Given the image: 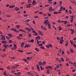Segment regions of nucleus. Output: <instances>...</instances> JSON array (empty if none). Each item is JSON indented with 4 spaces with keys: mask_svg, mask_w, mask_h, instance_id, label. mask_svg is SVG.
<instances>
[{
    "mask_svg": "<svg viewBox=\"0 0 76 76\" xmlns=\"http://www.w3.org/2000/svg\"><path fill=\"white\" fill-rule=\"evenodd\" d=\"M25 29H26V30L28 32H31V29L28 28L26 27V28H25Z\"/></svg>",
    "mask_w": 76,
    "mask_h": 76,
    "instance_id": "obj_1",
    "label": "nucleus"
},
{
    "mask_svg": "<svg viewBox=\"0 0 76 76\" xmlns=\"http://www.w3.org/2000/svg\"><path fill=\"white\" fill-rule=\"evenodd\" d=\"M1 36H2V37L1 38L2 40H5V37L2 35H1Z\"/></svg>",
    "mask_w": 76,
    "mask_h": 76,
    "instance_id": "obj_2",
    "label": "nucleus"
},
{
    "mask_svg": "<svg viewBox=\"0 0 76 76\" xmlns=\"http://www.w3.org/2000/svg\"><path fill=\"white\" fill-rule=\"evenodd\" d=\"M37 69H38V71H40V67H39V66L38 65H37Z\"/></svg>",
    "mask_w": 76,
    "mask_h": 76,
    "instance_id": "obj_3",
    "label": "nucleus"
},
{
    "mask_svg": "<svg viewBox=\"0 0 76 76\" xmlns=\"http://www.w3.org/2000/svg\"><path fill=\"white\" fill-rule=\"evenodd\" d=\"M48 19H47L46 20H45L44 22V24H45V25L47 26V24H46V23H47V22H49V21H48Z\"/></svg>",
    "mask_w": 76,
    "mask_h": 76,
    "instance_id": "obj_4",
    "label": "nucleus"
},
{
    "mask_svg": "<svg viewBox=\"0 0 76 76\" xmlns=\"http://www.w3.org/2000/svg\"><path fill=\"white\" fill-rule=\"evenodd\" d=\"M64 40L63 39H62L61 40H60L59 42L60 44H62V43H63V42H64Z\"/></svg>",
    "mask_w": 76,
    "mask_h": 76,
    "instance_id": "obj_5",
    "label": "nucleus"
},
{
    "mask_svg": "<svg viewBox=\"0 0 76 76\" xmlns=\"http://www.w3.org/2000/svg\"><path fill=\"white\" fill-rule=\"evenodd\" d=\"M38 39H39V40L40 39V37L39 36H38L37 37H36V40H37Z\"/></svg>",
    "mask_w": 76,
    "mask_h": 76,
    "instance_id": "obj_6",
    "label": "nucleus"
},
{
    "mask_svg": "<svg viewBox=\"0 0 76 76\" xmlns=\"http://www.w3.org/2000/svg\"><path fill=\"white\" fill-rule=\"evenodd\" d=\"M1 43H2V44L6 43H7V42L3 40L1 41Z\"/></svg>",
    "mask_w": 76,
    "mask_h": 76,
    "instance_id": "obj_7",
    "label": "nucleus"
},
{
    "mask_svg": "<svg viewBox=\"0 0 76 76\" xmlns=\"http://www.w3.org/2000/svg\"><path fill=\"white\" fill-rule=\"evenodd\" d=\"M47 25L48 26V28L49 29H51V25L50 24H47Z\"/></svg>",
    "mask_w": 76,
    "mask_h": 76,
    "instance_id": "obj_8",
    "label": "nucleus"
},
{
    "mask_svg": "<svg viewBox=\"0 0 76 76\" xmlns=\"http://www.w3.org/2000/svg\"><path fill=\"white\" fill-rule=\"evenodd\" d=\"M32 32H33V33H34V34L36 35H38V34H37V32L36 31H32Z\"/></svg>",
    "mask_w": 76,
    "mask_h": 76,
    "instance_id": "obj_9",
    "label": "nucleus"
},
{
    "mask_svg": "<svg viewBox=\"0 0 76 76\" xmlns=\"http://www.w3.org/2000/svg\"><path fill=\"white\" fill-rule=\"evenodd\" d=\"M27 74H28L29 75H33V73H31L29 72H27Z\"/></svg>",
    "mask_w": 76,
    "mask_h": 76,
    "instance_id": "obj_10",
    "label": "nucleus"
},
{
    "mask_svg": "<svg viewBox=\"0 0 76 76\" xmlns=\"http://www.w3.org/2000/svg\"><path fill=\"white\" fill-rule=\"evenodd\" d=\"M7 35L10 37H13V36L12 35V34H7Z\"/></svg>",
    "mask_w": 76,
    "mask_h": 76,
    "instance_id": "obj_11",
    "label": "nucleus"
},
{
    "mask_svg": "<svg viewBox=\"0 0 76 76\" xmlns=\"http://www.w3.org/2000/svg\"><path fill=\"white\" fill-rule=\"evenodd\" d=\"M32 3L33 4H36L37 3L35 1H33V2H32Z\"/></svg>",
    "mask_w": 76,
    "mask_h": 76,
    "instance_id": "obj_12",
    "label": "nucleus"
},
{
    "mask_svg": "<svg viewBox=\"0 0 76 76\" xmlns=\"http://www.w3.org/2000/svg\"><path fill=\"white\" fill-rule=\"evenodd\" d=\"M29 47H30V45H26L25 46V48H26Z\"/></svg>",
    "mask_w": 76,
    "mask_h": 76,
    "instance_id": "obj_13",
    "label": "nucleus"
},
{
    "mask_svg": "<svg viewBox=\"0 0 76 76\" xmlns=\"http://www.w3.org/2000/svg\"><path fill=\"white\" fill-rule=\"evenodd\" d=\"M11 31H16V29H15L12 28H11Z\"/></svg>",
    "mask_w": 76,
    "mask_h": 76,
    "instance_id": "obj_14",
    "label": "nucleus"
},
{
    "mask_svg": "<svg viewBox=\"0 0 76 76\" xmlns=\"http://www.w3.org/2000/svg\"><path fill=\"white\" fill-rule=\"evenodd\" d=\"M58 28H59V29H58V30L60 31H61L62 29V28L60 26L58 27Z\"/></svg>",
    "mask_w": 76,
    "mask_h": 76,
    "instance_id": "obj_15",
    "label": "nucleus"
},
{
    "mask_svg": "<svg viewBox=\"0 0 76 76\" xmlns=\"http://www.w3.org/2000/svg\"><path fill=\"white\" fill-rule=\"evenodd\" d=\"M28 37L29 38L31 37V34H28Z\"/></svg>",
    "mask_w": 76,
    "mask_h": 76,
    "instance_id": "obj_16",
    "label": "nucleus"
},
{
    "mask_svg": "<svg viewBox=\"0 0 76 76\" xmlns=\"http://www.w3.org/2000/svg\"><path fill=\"white\" fill-rule=\"evenodd\" d=\"M3 46H6V47H9V45H5V44L3 45Z\"/></svg>",
    "mask_w": 76,
    "mask_h": 76,
    "instance_id": "obj_17",
    "label": "nucleus"
},
{
    "mask_svg": "<svg viewBox=\"0 0 76 76\" xmlns=\"http://www.w3.org/2000/svg\"><path fill=\"white\" fill-rule=\"evenodd\" d=\"M24 45V43L23 42L22 44H21V47H23Z\"/></svg>",
    "mask_w": 76,
    "mask_h": 76,
    "instance_id": "obj_18",
    "label": "nucleus"
},
{
    "mask_svg": "<svg viewBox=\"0 0 76 76\" xmlns=\"http://www.w3.org/2000/svg\"><path fill=\"white\" fill-rule=\"evenodd\" d=\"M11 49H12V50H15L16 49V47H14V48H12Z\"/></svg>",
    "mask_w": 76,
    "mask_h": 76,
    "instance_id": "obj_19",
    "label": "nucleus"
},
{
    "mask_svg": "<svg viewBox=\"0 0 76 76\" xmlns=\"http://www.w3.org/2000/svg\"><path fill=\"white\" fill-rule=\"evenodd\" d=\"M15 10L16 11H18L19 10V9L17 7H16L15 8Z\"/></svg>",
    "mask_w": 76,
    "mask_h": 76,
    "instance_id": "obj_20",
    "label": "nucleus"
},
{
    "mask_svg": "<svg viewBox=\"0 0 76 76\" xmlns=\"http://www.w3.org/2000/svg\"><path fill=\"white\" fill-rule=\"evenodd\" d=\"M39 65H41L42 64V63L41 61H40L39 62Z\"/></svg>",
    "mask_w": 76,
    "mask_h": 76,
    "instance_id": "obj_21",
    "label": "nucleus"
},
{
    "mask_svg": "<svg viewBox=\"0 0 76 76\" xmlns=\"http://www.w3.org/2000/svg\"><path fill=\"white\" fill-rule=\"evenodd\" d=\"M50 67V66H48L46 67V69H48Z\"/></svg>",
    "mask_w": 76,
    "mask_h": 76,
    "instance_id": "obj_22",
    "label": "nucleus"
},
{
    "mask_svg": "<svg viewBox=\"0 0 76 76\" xmlns=\"http://www.w3.org/2000/svg\"><path fill=\"white\" fill-rule=\"evenodd\" d=\"M35 50L37 51H39V50H38V49L37 48H35Z\"/></svg>",
    "mask_w": 76,
    "mask_h": 76,
    "instance_id": "obj_23",
    "label": "nucleus"
},
{
    "mask_svg": "<svg viewBox=\"0 0 76 76\" xmlns=\"http://www.w3.org/2000/svg\"><path fill=\"white\" fill-rule=\"evenodd\" d=\"M19 31H22L23 32H24V33H26V32L25 31L23 30L19 29Z\"/></svg>",
    "mask_w": 76,
    "mask_h": 76,
    "instance_id": "obj_24",
    "label": "nucleus"
},
{
    "mask_svg": "<svg viewBox=\"0 0 76 76\" xmlns=\"http://www.w3.org/2000/svg\"><path fill=\"white\" fill-rule=\"evenodd\" d=\"M49 46H50V48L52 47V45L51 44H49L48 45H47Z\"/></svg>",
    "mask_w": 76,
    "mask_h": 76,
    "instance_id": "obj_25",
    "label": "nucleus"
},
{
    "mask_svg": "<svg viewBox=\"0 0 76 76\" xmlns=\"http://www.w3.org/2000/svg\"><path fill=\"white\" fill-rule=\"evenodd\" d=\"M74 19V18H71V22L72 23L73 22V19Z\"/></svg>",
    "mask_w": 76,
    "mask_h": 76,
    "instance_id": "obj_26",
    "label": "nucleus"
},
{
    "mask_svg": "<svg viewBox=\"0 0 76 76\" xmlns=\"http://www.w3.org/2000/svg\"><path fill=\"white\" fill-rule=\"evenodd\" d=\"M57 40H61V38L59 37H57Z\"/></svg>",
    "mask_w": 76,
    "mask_h": 76,
    "instance_id": "obj_27",
    "label": "nucleus"
},
{
    "mask_svg": "<svg viewBox=\"0 0 76 76\" xmlns=\"http://www.w3.org/2000/svg\"><path fill=\"white\" fill-rule=\"evenodd\" d=\"M73 46H74V47H75V48H76V44L75 43H73Z\"/></svg>",
    "mask_w": 76,
    "mask_h": 76,
    "instance_id": "obj_28",
    "label": "nucleus"
},
{
    "mask_svg": "<svg viewBox=\"0 0 76 76\" xmlns=\"http://www.w3.org/2000/svg\"><path fill=\"white\" fill-rule=\"evenodd\" d=\"M39 34H40V35H43V34L40 31H39Z\"/></svg>",
    "mask_w": 76,
    "mask_h": 76,
    "instance_id": "obj_29",
    "label": "nucleus"
},
{
    "mask_svg": "<svg viewBox=\"0 0 76 76\" xmlns=\"http://www.w3.org/2000/svg\"><path fill=\"white\" fill-rule=\"evenodd\" d=\"M47 73L48 74H49V70H47Z\"/></svg>",
    "mask_w": 76,
    "mask_h": 76,
    "instance_id": "obj_30",
    "label": "nucleus"
},
{
    "mask_svg": "<svg viewBox=\"0 0 76 76\" xmlns=\"http://www.w3.org/2000/svg\"><path fill=\"white\" fill-rule=\"evenodd\" d=\"M12 41L11 40L9 41V43H10V44L12 43Z\"/></svg>",
    "mask_w": 76,
    "mask_h": 76,
    "instance_id": "obj_31",
    "label": "nucleus"
},
{
    "mask_svg": "<svg viewBox=\"0 0 76 76\" xmlns=\"http://www.w3.org/2000/svg\"><path fill=\"white\" fill-rule=\"evenodd\" d=\"M45 64H46L45 62V61L43 62V64H42V65H45Z\"/></svg>",
    "mask_w": 76,
    "mask_h": 76,
    "instance_id": "obj_32",
    "label": "nucleus"
},
{
    "mask_svg": "<svg viewBox=\"0 0 76 76\" xmlns=\"http://www.w3.org/2000/svg\"><path fill=\"white\" fill-rule=\"evenodd\" d=\"M23 36V34H19V37H22Z\"/></svg>",
    "mask_w": 76,
    "mask_h": 76,
    "instance_id": "obj_33",
    "label": "nucleus"
},
{
    "mask_svg": "<svg viewBox=\"0 0 76 76\" xmlns=\"http://www.w3.org/2000/svg\"><path fill=\"white\" fill-rule=\"evenodd\" d=\"M60 59H61V60L62 61L64 62V58H60Z\"/></svg>",
    "mask_w": 76,
    "mask_h": 76,
    "instance_id": "obj_34",
    "label": "nucleus"
},
{
    "mask_svg": "<svg viewBox=\"0 0 76 76\" xmlns=\"http://www.w3.org/2000/svg\"><path fill=\"white\" fill-rule=\"evenodd\" d=\"M30 7H31V6L30 5H27V6H26V8H30Z\"/></svg>",
    "mask_w": 76,
    "mask_h": 76,
    "instance_id": "obj_35",
    "label": "nucleus"
},
{
    "mask_svg": "<svg viewBox=\"0 0 76 76\" xmlns=\"http://www.w3.org/2000/svg\"><path fill=\"white\" fill-rule=\"evenodd\" d=\"M40 68H41V70H43V69H44V68H42V66H40Z\"/></svg>",
    "mask_w": 76,
    "mask_h": 76,
    "instance_id": "obj_36",
    "label": "nucleus"
},
{
    "mask_svg": "<svg viewBox=\"0 0 76 76\" xmlns=\"http://www.w3.org/2000/svg\"><path fill=\"white\" fill-rule=\"evenodd\" d=\"M69 14H72V12L71 10H69Z\"/></svg>",
    "mask_w": 76,
    "mask_h": 76,
    "instance_id": "obj_37",
    "label": "nucleus"
},
{
    "mask_svg": "<svg viewBox=\"0 0 76 76\" xmlns=\"http://www.w3.org/2000/svg\"><path fill=\"white\" fill-rule=\"evenodd\" d=\"M6 38H7V39H10V37H8V36H6Z\"/></svg>",
    "mask_w": 76,
    "mask_h": 76,
    "instance_id": "obj_38",
    "label": "nucleus"
},
{
    "mask_svg": "<svg viewBox=\"0 0 76 76\" xmlns=\"http://www.w3.org/2000/svg\"><path fill=\"white\" fill-rule=\"evenodd\" d=\"M46 47H47V48H49V47H50V46H49L48 45H46Z\"/></svg>",
    "mask_w": 76,
    "mask_h": 76,
    "instance_id": "obj_39",
    "label": "nucleus"
},
{
    "mask_svg": "<svg viewBox=\"0 0 76 76\" xmlns=\"http://www.w3.org/2000/svg\"><path fill=\"white\" fill-rule=\"evenodd\" d=\"M61 4H62V1H60V2H59V5L60 6L61 5Z\"/></svg>",
    "mask_w": 76,
    "mask_h": 76,
    "instance_id": "obj_40",
    "label": "nucleus"
},
{
    "mask_svg": "<svg viewBox=\"0 0 76 76\" xmlns=\"http://www.w3.org/2000/svg\"><path fill=\"white\" fill-rule=\"evenodd\" d=\"M43 30H44L45 31H46V28H45V27H43V28H42Z\"/></svg>",
    "mask_w": 76,
    "mask_h": 76,
    "instance_id": "obj_41",
    "label": "nucleus"
},
{
    "mask_svg": "<svg viewBox=\"0 0 76 76\" xmlns=\"http://www.w3.org/2000/svg\"><path fill=\"white\" fill-rule=\"evenodd\" d=\"M31 42L33 43L34 42V40L33 39H31Z\"/></svg>",
    "mask_w": 76,
    "mask_h": 76,
    "instance_id": "obj_42",
    "label": "nucleus"
},
{
    "mask_svg": "<svg viewBox=\"0 0 76 76\" xmlns=\"http://www.w3.org/2000/svg\"><path fill=\"white\" fill-rule=\"evenodd\" d=\"M56 67L57 68H59V66L58 64H57L56 65Z\"/></svg>",
    "mask_w": 76,
    "mask_h": 76,
    "instance_id": "obj_43",
    "label": "nucleus"
},
{
    "mask_svg": "<svg viewBox=\"0 0 76 76\" xmlns=\"http://www.w3.org/2000/svg\"><path fill=\"white\" fill-rule=\"evenodd\" d=\"M23 61H25V62H26L27 61L26 60V59H25V58L23 59Z\"/></svg>",
    "mask_w": 76,
    "mask_h": 76,
    "instance_id": "obj_44",
    "label": "nucleus"
},
{
    "mask_svg": "<svg viewBox=\"0 0 76 76\" xmlns=\"http://www.w3.org/2000/svg\"><path fill=\"white\" fill-rule=\"evenodd\" d=\"M17 39H18L19 40H21V38L20 37H17Z\"/></svg>",
    "mask_w": 76,
    "mask_h": 76,
    "instance_id": "obj_45",
    "label": "nucleus"
},
{
    "mask_svg": "<svg viewBox=\"0 0 76 76\" xmlns=\"http://www.w3.org/2000/svg\"><path fill=\"white\" fill-rule=\"evenodd\" d=\"M18 51L19 52H20L21 53H23V51L22 50H18Z\"/></svg>",
    "mask_w": 76,
    "mask_h": 76,
    "instance_id": "obj_46",
    "label": "nucleus"
},
{
    "mask_svg": "<svg viewBox=\"0 0 76 76\" xmlns=\"http://www.w3.org/2000/svg\"><path fill=\"white\" fill-rule=\"evenodd\" d=\"M19 27H20V26L19 25H17L16 26V28H19Z\"/></svg>",
    "mask_w": 76,
    "mask_h": 76,
    "instance_id": "obj_47",
    "label": "nucleus"
},
{
    "mask_svg": "<svg viewBox=\"0 0 76 76\" xmlns=\"http://www.w3.org/2000/svg\"><path fill=\"white\" fill-rule=\"evenodd\" d=\"M53 14H58V13L57 12H54Z\"/></svg>",
    "mask_w": 76,
    "mask_h": 76,
    "instance_id": "obj_48",
    "label": "nucleus"
},
{
    "mask_svg": "<svg viewBox=\"0 0 76 76\" xmlns=\"http://www.w3.org/2000/svg\"><path fill=\"white\" fill-rule=\"evenodd\" d=\"M7 74V73H6V72H5V71L4 72V75H6Z\"/></svg>",
    "mask_w": 76,
    "mask_h": 76,
    "instance_id": "obj_49",
    "label": "nucleus"
},
{
    "mask_svg": "<svg viewBox=\"0 0 76 76\" xmlns=\"http://www.w3.org/2000/svg\"><path fill=\"white\" fill-rule=\"evenodd\" d=\"M49 21H48L47 22V23H46V24H47V25H49Z\"/></svg>",
    "mask_w": 76,
    "mask_h": 76,
    "instance_id": "obj_50",
    "label": "nucleus"
},
{
    "mask_svg": "<svg viewBox=\"0 0 76 76\" xmlns=\"http://www.w3.org/2000/svg\"><path fill=\"white\" fill-rule=\"evenodd\" d=\"M68 43L66 42V43L65 44V46H66V47H67V46L68 45Z\"/></svg>",
    "mask_w": 76,
    "mask_h": 76,
    "instance_id": "obj_51",
    "label": "nucleus"
},
{
    "mask_svg": "<svg viewBox=\"0 0 76 76\" xmlns=\"http://www.w3.org/2000/svg\"><path fill=\"white\" fill-rule=\"evenodd\" d=\"M69 58H66V61H69Z\"/></svg>",
    "mask_w": 76,
    "mask_h": 76,
    "instance_id": "obj_52",
    "label": "nucleus"
},
{
    "mask_svg": "<svg viewBox=\"0 0 76 76\" xmlns=\"http://www.w3.org/2000/svg\"><path fill=\"white\" fill-rule=\"evenodd\" d=\"M64 23L65 24H67V21H64Z\"/></svg>",
    "mask_w": 76,
    "mask_h": 76,
    "instance_id": "obj_53",
    "label": "nucleus"
},
{
    "mask_svg": "<svg viewBox=\"0 0 76 76\" xmlns=\"http://www.w3.org/2000/svg\"><path fill=\"white\" fill-rule=\"evenodd\" d=\"M70 30H71V32H74V30L73 29H71Z\"/></svg>",
    "mask_w": 76,
    "mask_h": 76,
    "instance_id": "obj_54",
    "label": "nucleus"
},
{
    "mask_svg": "<svg viewBox=\"0 0 76 76\" xmlns=\"http://www.w3.org/2000/svg\"><path fill=\"white\" fill-rule=\"evenodd\" d=\"M48 3H49L50 4H52V2L51 1H48Z\"/></svg>",
    "mask_w": 76,
    "mask_h": 76,
    "instance_id": "obj_55",
    "label": "nucleus"
},
{
    "mask_svg": "<svg viewBox=\"0 0 76 76\" xmlns=\"http://www.w3.org/2000/svg\"><path fill=\"white\" fill-rule=\"evenodd\" d=\"M30 21V20L29 19H27V20H26V22H28Z\"/></svg>",
    "mask_w": 76,
    "mask_h": 76,
    "instance_id": "obj_56",
    "label": "nucleus"
},
{
    "mask_svg": "<svg viewBox=\"0 0 76 76\" xmlns=\"http://www.w3.org/2000/svg\"><path fill=\"white\" fill-rule=\"evenodd\" d=\"M31 54V52H29V53H26V54Z\"/></svg>",
    "mask_w": 76,
    "mask_h": 76,
    "instance_id": "obj_57",
    "label": "nucleus"
},
{
    "mask_svg": "<svg viewBox=\"0 0 76 76\" xmlns=\"http://www.w3.org/2000/svg\"><path fill=\"white\" fill-rule=\"evenodd\" d=\"M71 26V24H69L66 25V26H67V27H70V26Z\"/></svg>",
    "mask_w": 76,
    "mask_h": 76,
    "instance_id": "obj_58",
    "label": "nucleus"
},
{
    "mask_svg": "<svg viewBox=\"0 0 76 76\" xmlns=\"http://www.w3.org/2000/svg\"><path fill=\"white\" fill-rule=\"evenodd\" d=\"M20 75V72H18V73H17V75Z\"/></svg>",
    "mask_w": 76,
    "mask_h": 76,
    "instance_id": "obj_59",
    "label": "nucleus"
},
{
    "mask_svg": "<svg viewBox=\"0 0 76 76\" xmlns=\"http://www.w3.org/2000/svg\"><path fill=\"white\" fill-rule=\"evenodd\" d=\"M63 9V7H62V6H61L60 7V10H62Z\"/></svg>",
    "mask_w": 76,
    "mask_h": 76,
    "instance_id": "obj_60",
    "label": "nucleus"
},
{
    "mask_svg": "<svg viewBox=\"0 0 76 76\" xmlns=\"http://www.w3.org/2000/svg\"><path fill=\"white\" fill-rule=\"evenodd\" d=\"M70 51H71V52L72 53L73 52V50H72V49H71V50H70Z\"/></svg>",
    "mask_w": 76,
    "mask_h": 76,
    "instance_id": "obj_61",
    "label": "nucleus"
},
{
    "mask_svg": "<svg viewBox=\"0 0 76 76\" xmlns=\"http://www.w3.org/2000/svg\"><path fill=\"white\" fill-rule=\"evenodd\" d=\"M0 70H4V69L2 68H0Z\"/></svg>",
    "mask_w": 76,
    "mask_h": 76,
    "instance_id": "obj_62",
    "label": "nucleus"
},
{
    "mask_svg": "<svg viewBox=\"0 0 76 76\" xmlns=\"http://www.w3.org/2000/svg\"><path fill=\"white\" fill-rule=\"evenodd\" d=\"M6 50V49L5 48H4L3 49V51L5 52Z\"/></svg>",
    "mask_w": 76,
    "mask_h": 76,
    "instance_id": "obj_63",
    "label": "nucleus"
},
{
    "mask_svg": "<svg viewBox=\"0 0 76 76\" xmlns=\"http://www.w3.org/2000/svg\"><path fill=\"white\" fill-rule=\"evenodd\" d=\"M48 15L49 17H50L51 16V14H48Z\"/></svg>",
    "mask_w": 76,
    "mask_h": 76,
    "instance_id": "obj_64",
    "label": "nucleus"
}]
</instances>
